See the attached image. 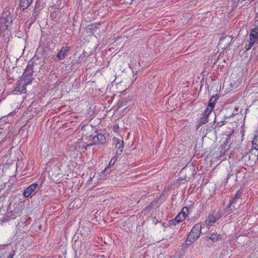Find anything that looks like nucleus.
Segmentation results:
<instances>
[{
  "mask_svg": "<svg viewBox=\"0 0 258 258\" xmlns=\"http://www.w3.org/2000/svg\"><path fill=\"white\" fill-rule=\"evenodd\" d=\"M33 61H30L28 62L22 77L17 83L14 91L20 93H26V86L31 84L33 79Z\"/></svg>",
  "mask_w": 258,
  "mask_h": 258,
  "instance_id": "f257e3e1",
  "label": "nucleus"
},
{
  "mask_svg": "<svg viewBox=\"0 0 258 258\" xmlns=\"http://www.w3.org/2000/svg\"><path fill=\"white\" fill-rule=\"evenodd\" d=\"M201 230L202 225L201 223H198L194 225L186 238V243L187 245L193 243L199 238Z\"/></svg>",
  "mask_w": 258,
  "mask_h": 258,
  "instance_id": "f03ea898",
  "label": "nucleus"
},
{
  "mask_svg": "<svg viewBox=\"0 0 258 258\" xmlns=\"http://www.w3.org/2000/svg\"><path fill=\"white\" fill-rule=\"evenodd\" d=\"M255 44H258V27L250 30L248 43L244 46L245 50H249Z\"/></svg>",
  "mask_w": 258,
  "mask_h": 258,
  "instance_id": "7ed1b4c3",
  "label": "nucleus"
},
{
  "mask_svg": "<svg viewBox=\"0 0 258 258\" xmlns=\"http://www.w3.org/2000/svg\"><path fill=\"white\" fill-rule=\"evenodd\" d=\"M12 21L10 13L8 11L5 12L2 17L0 18V33L7 29L9 23Z\"/></svg>",
  "mask_w": 258,
  "mask_h": 258,
  "instance_id": "20e7f679",
  "label": "nucleus"
},
{
  "mask_svg": "<svg viewBox=\"0 0 258 258\" xmlns=\"http://www.w3.org/2000/svg\"><path fill=\"white\" fill-rule=\"evenodd\" d=\"M91 142V145H104L106 139L103 134H98L92 138Z\"/></svg>",
  "mask_w": 258,
  "mask_h": 258,
  "instance_id": "39448f33",
  "label": "nucleus"
},
{
  "mask_svg": "<svg viewBox=\"0 0 258 258\" xmlns=\"http://www.w3.org/2000/svg\"><path fill=\"white\" fill-rule=\"evenodd\" d=\"M71 49V47L69 46H64L61 47L59 52L56 55L57 60L60 61L64 59L68 55V53Z\"/></svg>",
  "mask_w": 258,
  "mask_h": 258,
  "instance_id": "423d86ee",
  "label": "nucleus"
},
{
  "mask_svg": "<svg viewBox=\"0 0 258 258\" xmlns=\"http://www.w3.org/2000/svg\"><path fill=\"white\" fill-rule=\"evenodd\" d=\"M206 240H212L213 242H217L221 239V235L217 232L211 230L206 237Z\"/></svg>",
  "mask_w": 258,
  "mask_h": 258,
  "instance_id": "0eeeda50",
  "label": "nucleus"
},
{
  "mask_svg": "<svg viewBox=\"0 0 258 258\" xmlns=\"http://www.w3.org/2000/svg\"><path fill=\"white\" fill-rule=\"evenodd\" d=\"M38 186V183H33L31 184L30 185L28 186L25 188L24 191L23 192V195L25 197L28 198L29 197L31 194L34 191L36 187Z\"/></svg>",
  "mask_w": 258,
  "mask_h": 258,
  "instance_id": "6e6552de",
  "label": "nucleus"
},
{
  "mask_svg": "<svg viewBox=\"0 0 258 258\" xmlns=\"http://www.w3.org/2000/svg\"><path fill=\"white\" fill-rule=\"evenodd\" d=\"M219 219V216H215L214 214H210L206 220V224L208 226H211Z\"/></svg>",
  "mask_w": 258,
  "mask_h": 258,
  "instance_id": "1a4fd4ad",
  "label": "nucleus"
},
{
  "mask_svg": "<svg viewBox=\"0 0 258 258\" xmlns=\"http://www.w3.org/2000/svg\"><path fill=\"white\" fill-rule=\"evenodd\" d=\"M243 192V189L241 188H240L236 193L234 197L230 200V203L228 205V208H230L231 205L234 203H236L237 200L240 199L242 193Z\"/></svg>",
  "mask_w": 258,
  "mask_h": 258,
  "instance_id": "9d476101",
  "label": "nucleus"
},
{
  "mask_svg": "<svg viewBox=\"0 0 258 258\" xmlns=\"http://www.w3.org/2000/svg\"><path fill=\"white\" fill-rule=\"evenodd\" d=\"M115 148L117 149V150L116 152V155H120L123 151V141H120L119 140H117V142L115 144Z\"/></svg>",
  "mask_w": 258,
  "mask_h": 258,
  "instance_id": "9b49d317",
  "label": "nucleus"
},
{
  "mask_svg": "<svg viewBox=\"0 0 258 258\" xmlns=\"http://www.w3.org/2000/svg\"><path fill=\"white\" fill-rule=\"evenodd\" d=\"M33 0H20V6L23 10H26L32 4Z\"/></svg>",
  "mask_w": 258,
  "mask_h": 258,
  "instance_id": "f8f14e48",
  "label": "nucleus"
},
{
  "mask_svg": "<svg viewBox=\"0 0 258 258\" xmlns=\"http://www.w3.org/2000/svg\"><path fill=\"white\" fill-rule=\"evenodd\" d=\"M234 115L235 114L234 113H231L230 115H224L223 117L224 120H221L220 122H217V125L219 126H222L223 124H225L226 122H228V121H226V119H230L231 118L233 117Z\"/></svg>",
  "mask_w": 258,
  "mask_h": 258,
  "instance_id": "ddd939ff",
  "label": "nucleus"
},
{
  "mask_svg": "<svg viewBox=\"0 0 258 258\" xmlns=\"http://www.w3.org/2000/svg\"><path fill=\"white\" fill-rule=\"evenodd\" d=\"M212 110H212V107H207V109L206 110V111L205 112V114L204 115L210 117V116L213 115V117H214V122H215V120L216 119V116L214 113H213V114H212Z\"/></svg>",
  "mask_w": 258,
  "mask_h": 258,
  "instance_id": "4468645a",
  "label": "nucleus"
},
{
  "mask_svg": "<svg viewBox=\"0 0 258 258\" xmlns=\"http://www.w3.org/2000/svg\"><path fill=\"white\" fill-rule=\"evenodd\" d=\"M209 117L208 116L203 115V116L200 119V122L197 125V128H198L202 125L205 124L206 123H207L209 121Z\"/></svg>",
  "mask_w": 258,
  "mask_h": 258,
  "instance_id": "2eb2a0df",
  "label": "nucleus"
},
{
  "mask_svg": "<svg viewBox=\"0 0 258 258\" xmlns=\"http://www.w3.org/2000/svg\"><path fill=\"white\" fill-rule=\"evenodd\" d=\"M188 208L186 207H184L182 208L181 211L180 212L179 214L181 215V216L182 218H184L185 219V218L187 217L188 213Z\"/></svg>",
  "mask_w": 258,
  "mask_h": 258,
  "instance_id": "dca6fc26",
  "label": "nucleus"
},
{
  "mask_svg": "<svg viewBox=\"0 0 258 258\" xmlns=\"http://www.w3.org/2000/svg\"><path fill=\"white\" fill-rule=\"evenodd\" d=\"M250 154L249 153L245 154L244 156H242L241 160L242 161L245 162V164L247 165L251 164L250 162H248L250 159Z\"/></svg>",
  "mask_w": 258,
  "mask_h": 258,
  "instance_id": "f3484780",
  "label": "nucleus"
},
{
  "mask_svg": "<svg viewBox=\"0 0 258 258\" xmlns=\"http://www.w3.org/2000/svg\"><path fill=\"white\" fill-rule=\"evenodd\" d=\"M118 156V155H117L116 156H114L111 159L107 168H111L115 164V162H116V161L117 160Z\"/></svg>",
  "mask_w": 258,
  "mask_h": 258,
  "instance_id": "a211bd4d",
  "label": "nucleus"
},
{
  "mask_svg": "<svg viewBox=\"0 0 258 258\" xmlns=\"http://www.w3.org/2000/svg\"><path fill=\"white\" fill-rule=\"evenodd\" d=\"M185 219L184 218H182L181 215L179 213L175 217V218L171 221L172 223H173L174 222H176L177 223H179L184 220Z\"/></svg>",
  "mask_w": 258,
  "mask_h": 258,
  "instance_id": "6ab92c4d",
  "label": "nucleus"
},
{
  "mask_svg": "<svg viewBox=\"0 0 258 258\" xmlns=\"http://www.w3.org/2000/svg\"><path fill=\"white\" fill-rule=\"evenodd\" d=\"M252 147L258 150V134L254 137L252 140Z\"/></svg>",
  "mask_w": 258,
  "mask_h": 258,
  "instance_id": "aec40b11",
  "label": "nucleus"
},
{
  "mask_svg": "<svg viewBox=\"0 0 258 258\" xmlns=\"http://www.w3.org/2000/svg\"><path fill=\"white\" fill-rule=\"evenodd\" d=\"M239 0H232V7L233 8H236L237 6V4Z\"/></svg>",
  "mask_w": 258,
  "mask_h": 258,
  "instance_id": "412c9836",
  "label": "nucleus"
},
{
  "mask_svg": "<svg viewBox=\"0 0 258 258\" xmlns=\"http://www.w3.org/2000/svg\"><path fill=\"white\" fill-rule=\"evenodd\" d=\"M212 99H213V98H211L210 102H209V105L207 107H212V110H213V108H214V106H215V103L214 102H212Z\"/></svg>",
  "mask_w": 258,
  "mask_h": 258,
  "instance_id": "4be33fe9",
  "label": "nucleus"
},
{
  "mask_svg": "<svg viewBox=\"0 0 258 258\" xmlns=\"http://www.w3.org/2000/svg\"><path fill=\"white\" fill-rule=\"evenodd\" d=\"M14 253L15 252H14L13 253H11L10 254H9L8 255V256L7 257V258H13L14 257Z\"/></svg>",
  "mask_w": 258,
  "mask_h": 258,
  "instance_id": "5701e85b",
  "label": "nucleus"
},
{
  "mask_svg": "<svg viewBox=\"0 0 258 258\" xmlns=\"http://www.w3.org/2000/svg\"><path fill=\"white\" fill-rule=\"evenodd\" d=\"M37 5H38V1H36L35 5V8L36 9L37 8Z\"/></svg>",
  "mask_w": 258,
  "mask_h": 258,
  "instance_id": "b1692460",
  "label": "nucleus"
},
{
  "mask_svg": "<svg viewBox=\"0 0 258 258\" xmlns=\"http://www.w3.org/2000/svg\"><path fill=\"white\" fill-rule=\"evenodd\" d=\"M92 178L93 177H90L89 180L88 181V182H90L92 180Z\"/></svg>",
  "mask_w": 258,
  "mask_h": 258,
  "instance_id": "393cba45",
  "label": "nucleus"
}]
</instances>
